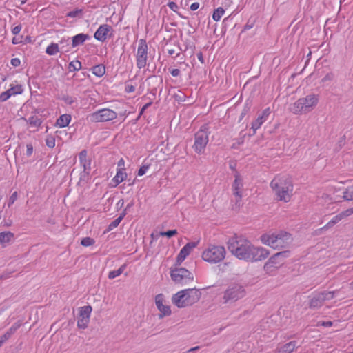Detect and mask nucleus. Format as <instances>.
Segmentation results:
<instances>
[{
    "label": "nucleus",
    "mask_w": 353,
    "mask_h": 353,
    "mask_svg": "<svg viewBox=\"0 0 353 353\" xmlns=\"http://www.w3.org/2000/svg\"><path fill=\"white\" fill-rule=\"evenodd\" d=\"M230 253L239 260L247 262H256L265 259L269 251L262 247L254 245L249 240L241 235L234 234L227 242Z\"/></svg>",
    "instance_id": "f257e3e1"
},
{
    "label": "nucleus",
    "mask_w": 353,
    "mask_h": 353,
    "mask_svg": "<svg viewBox=\"0 0 353 353\" xmlns=\"http://www.w3.org/2000/svg\"><path fill=\"white\" fill-rule=\"evenodd\" d=\"M270 188L279 201L289 202L293 195V183L287 175H276L271 181Z\"/></svg>",
    "instance_id": "f03ea898"
},
{
    "label": "nucleus",
    "mask_w": 353,
    "mask_h": 353,
    "mask_svg": "<svg viewBox=\"0 0 353 353\" xmlns=\"http://www.w3.org/2000/svg\"><path fill=\"white\" fill-rule=\"evenodd\" d=\"M261 242L274 249H281L289 246L292 242L291 234L285 231L269 232L261 236Z\"/></svg>",
    "instance_id": "7ed1b4c3"
},
{
    "label": "nucleus",
    "mask_w": 353,
    "mask_h": 353,
    "mask_svg": "<svg viewBox=\"0 0 353 353\" xmlns=\"http://www.w3.org/2000/svg\"><path fill=\"white\" fill-rule=\"evenodd\" d=\"M201 292L196 288H188L181 290L174 294L172 301L179 308L190 306L198 302L201 298Z\"/></svg>",
    "instance_id": "20e7f679"
},
{
    "label": "nucleus",
    "mask_w": 353,
    "mask_h": 353,
    "mask_svg": "<svg viewBox=\"0 0 353 353\" xmlns=\"http://www.w3.org/2000/svg\"><path fill=\"white\" fill-rule=\"evenodd\" d=\"M318 101V95L314 94H308L295 101L290 106V110L294 114H307L316 106Z\"/></svg>",
    "instance_id": "39448f33"
},
{
    "label": "nucleus",
    "mask_w": 353,
    "mask_h": 353,
    "mask_svg": "<svg viewBox=\"0 0 353 353\" xmlns=\"http://www.w3.org/2000/svg\"><path fill=\"white\" fill-rule=\"evenodd\" d=\"M246 294L244 287L239 283H232L228 285L222 293L221 303L223 305H230L243 299Z\"/></svg>",
    "instance_id": "423d86ee"
},
{
    "label": "nucleus",
    "mask_w": 353,
    "mask_h": 353,
    "mask_svg": "<svg viewBox=\"0 0 353 353\" xmlns=\"http://www.w3.org/2000/svg\"><path fill=\"white\" fill-rule=\"evenodd\" d=\"M225 254L223 246L210 245L203 251L202 258L210 263H217L224 259Z\"/></svg>",
    "instance_id": "0eeeda50"
},
{
    "label": "nucleus",
    "mask_w": 353,
    "mask_h": 353,
    "mask_svg": "<svg viewBox=\"0 0 353 353\" xmlns=\"http://www.w3.org/2000/svg\"><path fill=\"white\" fill-rule=\"evenodd\" d=\"M170 276L175 283L181 285L188 284L194 280L193 274L183 268H175L171 270Z\"/></svg>",
    "instance_id": "6e6552de"
},
{
    "label": "nucleus",
    "mask_w": 353,
    "mask_h": 353,
    "mask_svg": "<svg viewBox=\"0 0 353 353\" xmlns=\"http://www.w3.org/2000/svg\"><path fill=\"white\" fill-rule=\"evenodd\" d=\"M209 141V132L206 128H201L194 135L193 148L198 154L204 152L205 148Z\"/></svg>",
    "instance_id": "1a4fd4ad"
},
{
    "label": "nucleus",
    "mask_w": 353,
    "mask_h": 353,
    "mask_svg": "<svg viewBox=\"0 0 353 353\" xmlns=\"http://www.w3.org/2000/svg\"><path fill=\"white\" fill-rule=\"evenodd\" d=\"M117 114L108 108H104L96 111L88 116V118L92 122H105L116 119Z\"/></svg>",
    "instance_id": "9d476101"
},
{
    "label": "nucleus",
    "mask_w": 353,
    "mask_h": 353,
    "mask_svg": "<svg viewBox=\"0 0 353 353\" xmlns=\"http://www.w3.org/2000/svg\"><path fill=\"white\" fill-rule=\"evenodd\" d=\"M335 291H324L312 295L310 299L309 307L316 309L321 307L325 301L334 297Z\"/></svg>",
    "instance_id": "9b49d317"
},
{
    "label": "nucleus",
    "mask_w": 353,
    "mask_h": 353,
    "mask_svg": "<svg viewBox=\"0 0 353 353\" xmlns=\"http://www.w3.org/2000/svg\"><path fill=\"white\" fill-rule=\"evenodd\" d=\"M148 47L145 40L140 39L136 54L137 66L141 69L145 67L148 61Z\"/></svg>",
    "instance_id": "f8f14e48"
},
{
    "label": "nucleus",
    "mask_w": 353,
    "mask_h": 353,
    "mask_svg": "<svg viewBox=\"0 0 353 353\" xmlns=\"http://www.w3.org/2000/svg\"><path fill=\"white\" fill-rule=\"evenodd\" d=\"M92 310V308L90 305H86L79 308L77 321V327L79 328L84 330L88 327Z\"/></svg>",
    "instance_id": "ddd939ff"
},
{
    "label": "nucleus",
    "mask_w": 353,
    "mask_h": 353,
    "mask_svg": "<svg viewBox=\"0 0 353 353\" xmlns=\"http://www.w3.org/2000/svg\"><path fill=\"white\" fill-rule=\"evenodd\" d=\"M164 302L165 300L162 294H159L155 296V304L159 311V314H158L159 319H162L165 316H168L172 314L170 307L164 304Z\"/></svg>",
    "instance_id": "4468645a"
},
{
    "label": "nucleus",
    "mask_w": 353,
    "mask_h": 353,
    "mask_svg": "<svg viewBox=\"0 0 353 353\" xmlns=\"http://www.w3.org/2000/svg\"><path fill=\"white\" fill-rule=\"evenodd\" d=\"M286 254L285 252H277L271 256L264 265L266 272H272L282 265V261H279L281 256Z\"/></svg>",
    "instance_id": "2eb2a0df"
},
{
    "label": "nucleus",
    "mask_w": 353,
    "mask_h": 353,
    "mask_svg": "<svg viewBox=\"0 0 353 353\" xmlns=\"http://www.w3.org/2000/svg\"><path fill=\"white\" fill-rule=\"evenodd\" d=\"M197 243L189 242L180 250L177 257L176 265H179L185 259V258L190 254L192 250L196 248Z\"/></svg>",
    "instance_id": "dca6fc26"
},
{
    "label": "nucleus",
    "mask_w": 353,
    "mask_h": 353,
    "mask_svg": "<svg viewBox=\"0 0 353 353\" xmlns=\"http://www.w3.org/2000/svg\"><path fill=\"white\" fill-rule=\"evenodd\" d=\"M271 113L270 108L265 109L262 113L252 123L251 128L253 130V134L256 133V131L265 122L268 117Z\"/></svg>",
    "instance_id": "f3484780"
},
{
    "label": "nucleus",
    "mask_w": 353,
    "mask_h": 353,
    "mask_svg": "<svg viewBox=\"0 0 353 353\" xmlns=\"http://www.w3.org/2000/svg\"><path fill=\"white\" fill-rule=\"evenodd\" d=\"M112 30V27L107 24L99 26L94 33V38L100 41H104L108 38L109 32Z\"/></svg>",
    "instance_id": "a211bd4d"
},
{
    "label": "nucleus",
    "mask_w": 353,
    "mask_h": 353,
    "mask_svg": "<svg viewBox=\"0 0 353 353\" xmlns=\"http://www.w3.org/2000/svg\"><path fill=\"white\" fill-rule=\"evenodd\" d=\"M79 159L81 166L83 168V174L88 175L91 170V161L87 159V151L82 150L79 153Z\"/></svg>",
    "instance_id": "6ab92c4d"
},
{
    "label": "nucleus",
    "mask_w": 353,
    "mask_h": 353,
    "mask_svg": "<svg viewBox=\"0 0 353 353\" xmlns=\"http://www.w3.org/2000/svg\"><path fill=\"white\" fill-rule=\"evenodd\" d=\"M243 180L239 174L235 175V179L232 185V190L234 196H242Z\"/></svg>",
    "instance_id": "aec40b11"
},
{
    "label": "nucleus",
    "mask_w": 353,
    "mask_h": 353,
    "mask_svg": "<svg viewBox=\"0 0 353 353\" xmlns=\"http://www.w3.org/2000/svg\"><path fill=\"white\" fill-rule=\"evenodd\" d=\"M20 326H21V324L18 322L14 323L8 330V331L0 337V342L2 344L6 343L11 337V336L16 332V331L20 327Z\"/></svg>",
    "instance_id": "412c9836"
},
{
    "label": "nucleus",
    "mask_w": 353,
    "mask_h": 353,
    "mask_svg": "<svg viewBox=\"0 0 353 353\" xmlns=\"http://www.w3.org/2000/svg\"><path fill=\"white\" fill-rule=\"evenodd\" d=\"M297 347V342L296 341H292L277 348V352L279 353H292Z\"/></svg>",
    "instance_id": "4be33fe9"
},
{
    "label": "nucleus",
    "mask_w": 353,
    "mask_h": 353,
    "mask_svg": "<svg viewBox=\"0 0 353 353\" xmlns=\"http://www.w3.org/2000/svg\"><path fill=\"white\" fill-rule=\"evenodd\" d=\"M90 39V36L88 34H78L72 37V47H77L83 44L86 40Z\"/></svg>",
    "instance_id": "5701e85b"
},
{
    "label": "nucleus",
    "mask_w": 353,
    "mask_h": 353,
    "mask_svg": "<svg viewBox=\"0 0 353 353\" xmlns=\"http://www.w3.org/2000/svg\"><path fill=\"white\" fill-rule=\"evenodd\" d=\"M127 177V173L125 171L124 168H119L115 176L112 179V181L114 183L115 185H119L122 181H123Z\"/></svg>",
    "instance_id": "b1692460"
},
{
    "label": "nucleus",
    "mask_w": 353,
    "mask_h": 353,
    "mask_svg": "<svg viewBox=\"0 0 353 353\" xmlns=\"http://www.w3.org/2000/svg\"><path fill=\"white\" fill-rule=\"evenodd\" d=\"M71 120V117L70 114H63L61 115L56 121V125L59 128H64L69 125Z\"/></svg>",
    "instance_id": "393cba45"
},
{
    "label": "nucleus",
    "mask_w": 353,
    "mask_h": 353,
    "mask_svg": "<svg viewBox=\"0 0 353 353\" xmlns=\"http://www.w3.org/2000/svg\"><path fill=\"white\" fill-rule=\"evenodd\" d=\"M352 214H353V208L340 212L337 215L330 218V221H340L349 217Z\"/></svg>",
    "instance_id": "a878e982"
},
{
    "label": "nucleus",
    "mask_w": 353,
    "mask_h": 353,
    "mask_svg": "<svg viewBox=\"0 0 353 353\" xmlns=\"http://www.w3.org/2000/svg\"><path fill=\"white\" fill-rule=\"evenodd\" d=\"M13 239V234L10 232H3L0 233V243L6 244L9 243Z\"/></svg>",
    "instance_id": "bb28decb"
},
{
    "label": "nucleus",
    "mask_w": 353,
    "mask_h": 353,
    "mask_svg": "<svg viewBox=\"0 0 353 353\" xmlns=\"http://www.w3.org/2000/svg\"><path fill=\"white\" fill-rule=\"evenodd\" d=\"M92 71L95 76L101 77L105 74V68L103 65H97L92 68Z\"/></svg>",
    "instance_id": "cd10ccee"
},
{
    "label": "nucleus",
    "mask_w": 353,
    "mask_h": 353,
    "mask_svg": "<svg viewBox=\"0 0 353 353\" xmlns=\"http://www.w3.org/2000/svg\"><path fill=\"white\" fill-rule=\"evenodd\" d=\"M125 268H126V265L123 264L118 270L110 271L108 274V278L110 279H113L119 276L123 272Z\"/></svg>",
    "instance_id": "c85d7f7f"
},
{
    "label": "nucleus",
    "mask_w": 353,
    "mask_h": 353,
    "mask_svg": "<svg viewBox=\"0 0 353 353\" xmlns=\"http://www.w3.org/2000/svg\"><path fill=\"white\" fill-rule=\"evenodd\" d=\"M49 55H54L59 52V46L57 43H51L48 46L46 50Z\"/></svg>",
    "instance_id": "c756f323"
},
{
    "label": "nucleus",
    "mask_w": 353,
    "mask_h": 353,
    "mask_svg": "<svg viewBox=\"0 0 353 353\" xmlns=\"http://www.w3.org/2000/svg\"><path fill=\"white\" fill-rule=\"evenodd\" d=\"M6 91L9 92V94H10L11 97L12 95L21 94L23 92V89L21 85H16L12 86L10 89H8Z\"/></svg>",
    "instance_id": "7c9ffc66"
},
{
    "label": "nucleus",
    "mask_w": 353,
    "mask_h": 353,
    "mask_svg": "<svg viewBox=\"0 0 353 353\" xmlns=\"http://www.w3.org/2000/svg\"><path fill=\"white\" fill-rule=\"evenodd\" d=\"M29 124L32 127H39L42 123V121L37 116H32L28 119Z\"/></svg>",
    "instance_id": "2f4dec72"
},
{
    "label": "nucleus",
    "mask_w": 353,
    "mask_h": 353,
    "mask_svg": "<svg viewBox=\"0 0 353 353\" xmlns=\"http://www.w3.org/2000/svg\"><path fill=\"white\" fill-rule=\"evenodd\" d=\"M224 13V9L221 7H219L214 11V13L212 14V19L214 21H218L221 19V17L223 15Z\"/></svg>",
    "instance_id": "473e14b6"
},
{
    "label": "nucleus",
    "mask_w": 353,
    "mask_h": 353,
    "mask_svg": "<svg viewBox=\"0 0 353 353\" xmlns=\"http://www.w3.org/2000/svg\"><path fill=\"white\" fill-rule=\"evenodd\" d=\"M343 198L345 200H353V185L347 188L343 193Z\"/></svg>",
    "instance_id": "72a5a7b5"
},
{
    "label": "nucleus",
    "mask_w": 353,
    "mask_h": 353,
    "mask_svg": "<svg viewBox=\"0 0 353 353\" xmlns=\"http://www.w3.org/2000/svg\"><path fill=\"white\" fill-rule=\"evenodd\" d=\"M94 243H95V241L93 239H92L90 237H85V238L82 239V240L81 241V245L84 247H88V246L94 245Z\"/></svg>",
    "instance_id": "f704fd0d"
},
{
    "label": "nucleus",
    "mask_w": 353,
    "mask_h": 353,
    "mask_svg": "<svg viewBox=\"0 0 353 353\" xmlns=\"http://www.w3.org/2000/svg\"><path fill=\"white\" fill-rule=\"evenodd\" d=\"M177 234L176 230H171L166 232H160L159 235L161 236H167L168 238L172 237Z\"/></svg>",
    "instance_id": "c9c22d12"
},
{
    "label": "nucleus",
    "mask_w": 353,
    "mask_h": 353,
    "mask_svg": "<svg viewBox=\"0 0 353 353\" xmlns=\"http://www.w3.org/2000/svg\"><path fill=\"white\" fill-rule=\"evenodd\" d=\"M241 197L242 196H235V204L232 205V210H238L242 205Z\"/></svg>",
    "instance_id": "e433bc0d"
},
{
    "label": "nucleus",
    "mask_w": 353,
    "mask_h": 353,
    "mask_svg": "<svg viewBox=\"0 0 353 353\" xmlns=\"http://www.w3.org/2000/svg\"><path fill=\"white\" fill-rule=\"evenodd\" d=\"M70 67L72 68L74 70H79L81 68V63L79 61H74L70 63Z\"/></svg>",
    "instance_id": "4c0bfd02"
},
{
    "label": "nucleus",
    "mask_w": 353,
    "mask_h": 353,
    "mask_svg": "<svg viewBox=\"0 0 353 353\" xmlns=\"http://www.w3.org/2000/svg\"><path fill=\"white\" fill-rule=\"evenodd\" d=\"M46 143L49 148H54L55 145V140L52 137H48Z\"/></svg>",
    "instance_id": "58836bf2"
},
{
    "label": "nucleus",
    "mask_w": 353,
    "mask_h": 353,
    "mask_svg": "<svg viewBox=\"0 0 353 353\" xmlns=\"http://www.w3.org/2000/svg\"><path fill=\"white\" fill-rule=\"evenodd\" d=\"M10 97V94H9V92H7V91L3 92L0 94V101H2V102L6 101Z\"/></svg>",
    "instance_id": "ea45409f"
},
{
    "label": "nucleus",
    "mask_w": 353,
    "mask_h": 353,
    "mask_svg": "<svg viewBox=\"0 0 353 353\" xmlns=\"http://www.w3.org/2000/svg\"><path fill=\"white\" fill-rule=\"evenodd\" d=\"M17 199V192H14L12 193V194L10 196L8 201V206L10 207L11 205H12L15 201Z\"/></svg>",
    "instance_id": "a19ab883"
},
{
    "label": "nucleus",
    "mask_w": 353,
    "mask_h": 353,
    "mask_svg": "<svg viewBox=\"0 0 353 353\" xmlns=\"http://www.w3.org/2000/svg\"><path fill=\"white\" fill-rule=\"evenodd\" d=\"M120 222H111V223L109 225L108 228L103 232L104 234L108 232L109 231L113 230L114 228H117L119 225V223Z\"/></svg>",
    "instance_id": "79ce46f5"
},
{
    "label": "nucleus",
    "mask_w": 353,
    "mask_h": 353,
    "mask_svg": "<svg viewBox=\"0 0 353 353\" xmlns=\"http://www.w3.org/2000/svg\"><path fill=\"white\" fill-rule=\"evenodd\" d=\"M334 74L332 72L327 73L321 80L322 82L330 81L333 79Z\"/></svg>",
    "instance_id": "37998d69"
},
{
    "label": "nucleus",
    "mask_w": 353,
    "mask_h": 353,
    "mask_svg": "<svg viewBox=\"0 0 353 353\" xmlns=\"http://www.w3.org/2000/svg\"><path fill=\"white\" fill-rule=\"evenodd\" d=\"M148 168H149L148 165L141 166L138 171V175L142 176V175L145 174V172H147V170H148Z\"/></svg>",
    "instance_id": "c03bdc74"
},
{
    "label": "nucleus",
    "mask_w": 353,
    "mask_h": 353,
    "mask_svg": "<svg viewBox=\"0 0 353 353\" xmlns=\"http://www.w3.org/2000/svg\"><path fill=\"white\" fill-rule=\"evenodd\" d=\"M26 155L30 157L32 154L33 152V147L32 144H27L26 145Z\"/></svg>",
    "instance_id": "a18cd8bd"
},
{
    "label": "nucleus",
    "mask_w": 353,
    "mask_h": 353,
    "mask_svg": "<svg viewBox=\"0 0 353 353\" xmlns=\"http://www.w3.org/2000/svg\"><path fill=\"white\" fill-rule=\"evenodd\" d=\"M21 28H22V27H21V25H18V26L14 27L12 29V34H14V35L18 34L20 32V31L21 30Z\"/></svg>",
    "instance_id": "49530a36"
},
{
    "label": "nucleus",
    "mask_w": 353,
    "mask_h": 353,
    "mask_svg": "<svg viewBox=\"0 0 353 353\" xmlns=\"http://www.w3.org/2000/svg\"><path fill=\"white\" fill-rule=\"evenodd\" d=\"M168 7L174 12H176L179 8L177 4L173 1L168 3Z\"/></svg>",
    "instance_id": "de8ad7c7"
},
{
    "label": "nucleus",
    "mask_w": 353,
    "mask_h": 353,
    "mask_svg": "<svg viewBox=\"0 0 353 353\" xmlns=\"http://www.w3.org/2000/svg\"><path fill=\"white\" fill-rule=\"evenodd\" d=\"M20 63L21 61L18 58H13L11 59V64L14 67L19 66Z\"/></svg>",
    "instance_id": "09e8293b"
},
{
    "label": "nucleus",
    "mask_w": 353,
    "mask_h": 353,
    "mask_svg": "<svg viewBox=\"0 0 353 353\" xmlns=\"http://www.w3.org/2000/svg\"><path fill=\"white\" fill-rule=\"evenodd\" d=\"M152 103L151 102H149L148 103H146L145 105H144L143 106V108H141V111H140V113H139V117L143 113V112L148 108L151 105Z\"/></svg>",
    "instance_id": "8fccbe9b"
},
{
    "label": "nucleus",
    "mask_w": 353,
    "mask_h": 353,
    "mask_svg": "<svg viewBox=\"0 0 353 353\" xmlns=\"http://www.w3.org/2000/svg\"><path fill=\"white\" fill-rule=\"evenodd\" d=\"M199 8V3L197 2L193 3L190 6V9L193 11L196 10Z\"/></svg>",
    "instance_id": "3c124183"
},
{
    "label": "nucleus",
    "mask_w": 353,
    "mask_h": 353,
    "mask_svg": "<svg viewBox=\"0 0 353 353\" xmlns=\"http://www.w3.org/2000/svg\"><path fill=\"white\" fill-rule=\"evenodd\" d=\"M171 74L173 77H178L180 74V70L179 69H173L171 71Z\"/></svg>",
    "instance_id": "603ef678"
},
{
    "label": "nucleus",
    "mask_w": 353,
    "mask_h": 353,
    "mask_svg": "<svg viewBox=\"0 0 353 353\" xmlns=\"http://www.w3.org/2000/svg\"><path fill=\"white\" fill-rule=\"evenodd\" d=\"M117 165H118V167H119L120 168H123L122 167H123L125 165V161L123 160V159H121L119 161Z\"/></svg>",
    "instance_id": "864d4df0"
},
{
    "label": "nucleus",
    "mask_w": 353,
    "mask_h": 353,
    "mask_svg": "<svg viewBox=\"0 0 353 353\" xmlns=\"http://www.w3.org/2000/svg\"><path fill=\"white\" fill-rule=\"evenodd\" d=\"M79 12V11L78 10H76V11H72L68 13V16L69 17H74L77 16V14Z\"/></svg>",
    "instance_id": "5fc2aeb1"
},
{
    "label": "nucleus",
    "mask_w": 353,
    "mask_h": 353,
    "mask_svg": "<svg viewBox=\"0 0 353 353\" xmlns=\"http://www.w3.org/2000/svg\"><path fill=\"white\" fill-rule=\"evenodd\" d=\"M322 325H323L325 327H330L332 325V321H323L322 323Z\"/></svg>",
    "instance_id": "6e6d98bb"
},
{
    "label": "nucleus",
    "mask_w": 353,
    "mask_h": 353,
    "mask_svg": "<svg viewBox=\"0 0 353 353\" xmlns=\"http://www.w3.org/2000/svg\"><path fill=\"white\" fill-rule=\"evenodd\" d=\"M197 57H198V59L202 63H203L204 62V59H203V54L201 52H199L197 54Z\"/></svg>",
    "instance_id": "4d7b16f0"
},
{
    "label": "nucleus",
    "mask_w": 353,
    "mask_h": 353,
    "mask_svg": "<svg viewBox=\"0 0 353 353\" xmlns=\"http://www.w3.org/2000/svg\"><path fill=\"white\" fill-rule=\"evenodd\" d=\"M282 252H285L286 254L281 256V258L283 260L285 258L288 257L290 252L289 251H283Z\"/></svg>",
    "instance_id": "13d9d810"
},
{
    "label": "nucleus",
    "mask_w": 353,
    "mask_h": 353,
    "mask_svg": "<svg viewBox=\"0 0 353 353\" xmlns=\"http://www.w3.org/2000/svg\"><path fill=\"white\" fill-rule=\"evenodd\" d=\"M199 347H192L191 349H190L189 350L187 351L186 353H188V352H193V351H196L197 350H199Z\"/></svg>",
    "instance_id": "bf43d9fd"
},
{
    "label": "nucleus",
    "mask_w": 353,
    "mask_h": 353,
    "mask_svg": "<svg viewBox=\"0 0 353 353\" xmlns=\"http://www.w3.org/2000/svg\"><path fill=\"white\" fill-rule=\"evenodd\" d=\"M19 42H20V40H19V39L15 38V37H14V38H13V39H12V43H13L14 44H17V43H19Z\"/></svg>",
    "instance_id": "052dcab7"
},
{
    "label": "nucleus",
    "mask_w": 353,
    "mask_h": 353,
    "mask_svg": "<svg viewBox=\"0 0 353 353\" xmlns=\"http://www.w3.org/2000/svg\"><path fill=\"white\" fill-rule=\"evenodd\" d=\"M132 205H133V202H130V203H128V205L126 206L125 209V211H126L128 209H129Z\"/></svg>",
    "instance_id": "680f3d73"
},
{
    "label": "nucleus",
    "mask_w": 353,
    "mask_h": 353,
    "mask_svg": "<svg viewBox=\"0 0 353 353\" xmlns=\"http://www.w3.org/2000/svg\"><path fill=\"white\" fill-rule=\"evenodd\" d=\"M123 219V214H121L118 218H117L114 221H122V219Z\"/></svg>",
    "instance_id": "e2e57ef3"
},
{
    "label": "nucleus",
    "mask_w": 353,
    "mask_h": 353,
    "mask_svg": "<svg viewBox=\"0 0 353 353\" xmlns=\"http://www.w3.org/2000/svg\"><path fill=\"white\" fill-rule=\"evenodd\" d=\"M335 223L334 221H332V222H331V223H330V222H329V223L326 225V226H325V227H328V226H330H330H332V225H333V223Z\"/></svg>",
    "instance_id": "0e129e2a"
},
{
    "label": "nucleus",
    "mask_w": 353,
    "mask_h": 353,
    "mask_svg": "<svg viewBox=\"0 0 353 353\" xmlns=\"http://www.w3.org/2000/svg\"><path fill=\"white\" fill-rule=\"evenodd\" d=\"M168 53H169L170 54H173L174 53V50H168Z\"/></svg>",
    "instance_id": "69168bd1"
},
{
    "label": "nucleus",
    "mask_w": 353,
    "mask_h": 353,
    "mask_svg": "<svg viewBox=\"0 0 353 353\" xmlns=\"http://www.w3.org/2000/svg\"><path fill=\"white\" fill-rule=\"evenodd\" d=\"M134 90V88L133 86H131L130 88H129V92H133Z\"/></svg>",
    "instance_id": "338daca9"
},
{
    "label": "nucleus",
    "mask_w": 353,
    "mask_h": 353,
    "mask_svg": "<svg viewBox=\"0 0 353 353\" xmlns=\"http://www.w3.org/2000/svg\"><path fill=\"white\" fill-rule=\"evenodd\" d=\"M279 261H282V263H283V261L281 258H279Z\"/></svg>",
    "instance_id": "774afa93"
}]
</instances>
